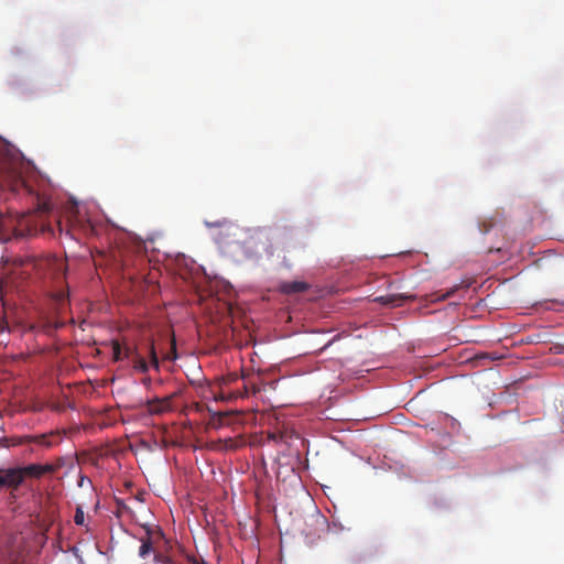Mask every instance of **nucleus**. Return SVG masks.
<instances>
[{
  "instance_id": "f257e3e1",
  "label": "nucleus",
  "mask_w": 564,
  "mask_h": 564,
  "mask_svg": "<svg viewBox=\"0 0 564 564\" xmlns=\"http://www.w3.org/2000/svg\"><path fill=\"white\" fill-rule=\"evenodd\" d=\"M124 358L131 362L135 371L141 373H147L150 366L155 370L160 368L153 339H149L142 347L124 346Z\"/></svg>"
},
{
  "instance_id": "f03ea898",
  "label": "nucleus",
  "mask_w": 564,
  "mask_h": 564,
  "mask_svg": "<svg viewBox=\"0 0 564 564\" xmlns=\"http://www.w3.org/2000/svg\"><path fill=\"white\" fill-rule=\"evenodd\" d=\"M56 467L52 464H30L24 467H14L11 468V482H13V488L17 489L25 478H35L40 479L46 474L55 473Z\"/></svg>"
},
{
  "instance_id": "7ed1b4c3",
  "label": "nucleus",
  "mask_w": 564,
  "mask_h": 564,
  "mask_svg": "<svg viewBox=\"0 0 564 564\" xmlns=\"http://www.w3.org/2000/svg\"><path fill=\"white\" fill-rule=\"evenodd\" d=\"M145 533L154 546L155 551V561L163 564H170L171 558L165 554L167 549L170 547V541L165 538L164 532L160 527L152 525H143Z\"/></svg>"
},
{
  "instance_id": "20e7f679",
  "label": "nucleus",
  "mask_w": 564,
  "mask_h": 564,
  "mask_svg": "<svg viewBox=\"0 0 564 564\" xmlns=\"http://www.w3.org/2000/svg\"><path fill=\"white\" fill-rule=\"evenodd\" d=\"M11 188L17 193H19L20 191H24L29 195H34L36 198V210L39 213L45 214L51 210L52 207L50 202L40 197V195L34 192L33 187L21 175H13Z\"/></svg>"
},
{
  "instance_id": "39448f33",
  "label": "nucleus",
  "mask_w": 564,
  "mask_h": 564,
  "mask_svg": "<svg viewBox=\"0 0 564 564\" xmlns=\"http://www.w3.org/2000/svg\"><path fill=\"white\" fill-rule=\"evenodd\" d=\"M414 295L408 294H388L377 296L373 301L382 305L398 307L401 306L405 301L414 300Z\"/></svg>"
},
{
  "instance_id": "423d86ee",
  "label": "nucleus",
  "mask_w": 564,
  "mask_h": 564,
  "mask_svg": "<svg viewBox=\"0 0 564 564\" xmlns=\"http://www.w3.org/2000/svg\"><path fill=\"white\" fill-rule=\"evenodd\" d=\"M310 285L302 281L283 282L279 290L284 294H297L308 290Z\"/></svg>"
},
{
  "instance_id": "0eeeda50",
  "label": "nucleus",
  "mask_w": 564,
  "mask_h": 564,
  "mask_svg": "<svg viewBox=\"0 0 564 564\" xmlns=\"http://www.w3.org/2000/svg\"><path fill=\"white\" fill-rule=\"evenodd\" d=\"M171 397L164 398V399H154L151 401H148V411L151 414H161L165 411H167L171 406Z\"/></svg>"
},
{
  "instance_id": "6e6552de",
  "label": "nucleus",
  "mask_w": 564,
  "mask_h": 564,
  "mask_svg": "<svg viewBox=\"0 0 564 564\" xmlns=\"http://www.w3.org/2000/svg\"><path fill=\"white\" fill-rule=\"evenodd\" d=\"M140 542H141V545L139 547V556L141 558H147L149 557L150 555H153V557L155 558V549L154 546L152 545L151 541L149 540L148 535L145 534L144 536H141L140 538Z\"/></svg>"
},
{
  "instance_id": "1a4fd4ad",
  "label": "nucleus",
  "mask_w": 564,
  "mask_h": 564,
  "mask_svg": "<svg viewBox=\"0 0 564 564\" xmlns=\"http://www.w3.org/2000/svg\"><path fill=\"white\" fill-rule=\"evenodd\" d=\"M457 290H458V285H455V286L448 289L445 293H442V294H440V293L431 294L430 301L431 302L444 301V300L453 296L456 293Z\"/></svg>"
},
{
  "instance_id": "9d476101",
  "label": "nucleus",
  "mask_w": 564,
  "mask_h": 564,
  "mask_svg": "<svg viewBox=\"0 0 564 564\" xmlns=\"http://www.w3.org/2000/svg\"><path fill=\"white\" fill-rule=\"evenodd\" d=\"M240 378L241 377L237 372H230L220 378L219 386L221 389H224V387H227V386H230V384L237 382Z\"/></svg>"
},
{
  "instance_id": "9b49d317",
  "label": "nucleus",
  "mask_w": 564,
  "mask_h": 564,
  "mask_svg": "<svg viewBox=\"0 0 564 564\" xmlns=\"http://www.w3.org/2000/svg\"><path fill=\"white\" fill-rule=\"evenodd\" d=\"M11 468L0 469V487H10L13 488V482H11Z\"/></svg>"
},
{
  "instance_id": "f8f14e48",
  "label": "nucleus",
  "mask_w": 564,
  "mask_h": 564,
  "mask_svg": "<svg viewBox=\"0 0 564 564\" xmlns=\"http://www.w3.org/2000/svg\"><path fill=\"white\" fill-rule=\"evenodd\" d=\"M112 357L115 361H120L126 359L124 358V347H121V345L118 341L112 343Z\"/></svg>"
},
{
  "instance_id": "ddd939ff",
  "label": "nucleus",
  "mask_w": 564,
  "mask_h": 564,
  "mask_svg": "<svg viewBox=\"0 0 564 564\" xmlns=\"http://www.w3.org/2000/svg\"><path fill=\"white\" fill-rule=\"evenodd\" d=\"M247 393V390L245 389V392H241L239 390L235 391V392H229L228 394H225L224 391H221L219 393V397L216 398L217 400H229V399H237V398H241L243 397L245 394Z\"/></svg>"
},
{
  "instance_id": "4468645a",
  "label": "nucleus",
  "mask_w": 564,
  "mask_h": 564,
  "mask_svg": "<svg viewBox=\"0 0 564 564\" xmlns=\"http://www.w3.org/2000/svg\"><path fill=\"white\" fill-rule=\"evenodd\" d=\"M25 441L26 442H36V443L45 445V446H51V442L48 441V436L44 435V434L40 435V436H28V437H25Z\"/></svg>"
},
{
  "instance_id": "2eb2a0df",
  "label": "nucleus",
  "mask_w": 564,
  "mask_h": 564,
  "mask_svg": "<svg viewBox=\"0 0 564 564\" xmlns=\"http://www.w3.org/2000/svg\"><path fill=\"white\" fill-rule=\"evenodd\" d=\"M7 221V217L2 213H0V240H3L6 238V234L8 231Z\"/></svg>"
},
{
  "instance_id": "dca6fc26",
  "label": "nucleus",
  "mask_w": 564,
  "mask_h": 564,
  "mask_svg": "<svg viewBox=\"0 0 564 564\" xmlns=\"http://www.w3.org/2000/svg\"><path fill=\"white\" fill-rule=\"evenodd\" d=\"M74 522L77 525H83L84 522H85V513H84L83 509L79 508V507L76 509V512H75V516H74Z\"/></svg>"
},
{
  "instance_id": "f3484780",
  "label": "nucleus",
  "mask_w": 564,
  "mask_h": 564,
  "mask_svg": "<svg viewBox=\"0 0 564 564\" xmlns=\"http://www.w3.org/2000/svg\"><path fill=\"white\" fill-rule=\"evenodd\" d=\"M205 225L207 227H219V228H223V227H226L229 225V220H227L226 218L224 219H220V220H217V221H205Z\"/></svg>"
},
{
  "instance_id": "a211bd4d",
  "label": "nucleus",
  "mask_w": 564,
  "mask_h": 564,
  "mask_svg": "<svg viewBox=\"0 0 564 564\" xmlns=\"http://www.w3.org/2000/svg\"><path fill=\"white\" fill-rule=\"evenodd\" d=\"M169 358L176 359V347L174 341L172 343L171 356H169Z\"/></svg>"
},
{
  "instance_id": "6ab92c4d",
  "label": "nucleus",
  "mask_w": 564,
  "mask_h": 564,
  "mask_svg": "<svg viewBox=\"0 0 564 564\" xmlns=\"http://www.w3.org/2000/svg\"><path fill=\"white\" fill-rule=\"evenodd\" d=\"M88 228L90 231H94V227L90 224H88Z\"/></svg>"
}]
</instances>
